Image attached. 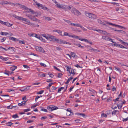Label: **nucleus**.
Returning <instances> with one entry per match:
<instances>
[{
	"instance_id": "54",
	"label": "nucleus",
	"mask_w": 128,
	"mask_h": 128,
	"mask_svg": "<svg viewBox=\"0 0 128 128\" xmlns=\"http://www.w3.org/2000/svg\"><path fill=\"white\" fill-rule=\"evenodd\" d=\"M40 64L41 66H42L44 67H46V64L42 63H40Z\"/></svg>"
},
{
	"instance_id": "37",
	"label": "nucleus",
	"mask_w": 128,
	"mask_h": 128,
	"mask_svg": "<svg viewBox=\"0 0 128 128\" xmlns=\"http://www.w3.org/2000/svg\"><path fill=\"white\" fill-rule=\"evenodd\" d=\"M44 92V90H42L38 92L37 94H41Z\"/></svg>"
},
{
	"instance_id": "36",
	"label": "nucleus",
	"mask_w": 128,
	"mask_h": 128,
	"mask_svg": "<svg viewBox=\"0 0 128 128\" xmlns=\"http://www.w3.org/2000/svg\"><path fill=\"white\" fill-rule=\"evenodd\" d=\"M111 4L114 5H116L117 6H118L119 5V4L117 3H116L114 2H113L111 3Z\"/></svg>"
},
{
	"instance_id": "31",
	"label": "nucleus",
	"mask_w": 128,
	"mask_h": 128,
	"mask_svg": "<svg viewBox=\"0 0 128 128\" xmlns=\"http://www.w3.org/2000/svg\"><path fill=\"white\" fill-rule=\"evenodd\" d=\"M89 91L92 92L94 94L96 92V91L94 90L91 89L89 90Z\"/></svg>"
},
{
	"instance_id": "5",
	"label": "nucleus",
	"mask_w": 128,
	"mask_h": 128,
	"mask_svg": "<svg viewBox=\"0 0 128 128\" xmlns=\"http://www.w3.org/2000/svg\"><path fill=\"white\" fill-rule=\"evenodd\" d=\"M38 7H41L44 10H48L47 8L45 7L44 5H42L41 4H40Z\"/></svg>"
},
{
	"instance_id": "59",
	"label": "nucleus",
	"mask_w": 128,
	"mask_h": 128,
	"mask_svg": "<svg viewBox=\"0 0 128 128\" xmlns=\"http://www.w3.org/2000/svg\"><path fill=\"white\" fill-rule=\"evenodd\" d=\"M31 20L34 21H36L37 20V19L36 18L32 17Z\"/></svg>"
},
{
	"instance_id": "23",
	"label": "nucleus",
	"mask_w": 128,
	"mask_h": 128,
	"mask_svg": "<svg viewBox=\"0 0 128 128\" xmlns=\"http://www.w3.org/2000/svg\"><path fill=\"white\" fill-rule=\"evenodd\" d=\"M122 103H120V104H117L118 106V108L119 109H120L122 107Z\"/></svg>"
},
{
	"instance_id": "24",
	"label": "nucleus",
	"mask_w": 128,
	"mask_h": 128,
	"mask_svg": "<svg viewBox=\"0 0 128 128\" xmlns=\"http://www.w3.org/2000/svg\"><path fill=\"white\" fill-rule=\"evenodd\" d=\"M98 23H100V24H104V25H106L105 24L104 22H102L100 20V19H98Z\"/></svg>"
},
{
	"instance_id": "51",
	"label": "nucleus",
	"mask_w": 128,
	"mask_h": 128,
	"mask_svg": "<svg viewBox=\"0 0 128 128\" xmlns=\"http://www.w3.org/2000/svg\"><path fill=\"white\" fill-rule=\"evenodd\" d=\"M12 108H16V109H14V110H18V107H17L16 106H12Z\"/></svg>"
},
{
	"instance_id": "55",
	"label": "nucleus",
	"mask_w": 128,
	"mask_h": 128,
	"mask_svg": "<svg viewBox=\"0 0 128 128\" xmlns=\"http://www.w3.org/2000/svg\"><path fill=\"white\" fill-rule=\"evenodd\" d=\"M74 66L76 67L77 68H82V66H79V65H78V64H76V65H75Z\"/></svg>"
},
{
	"instance_id": "16",
	"label": "nucleus",
	"mask_w": 128,
	"mask_h": 128,
	"mask_svg": "<svg viewBox=\"0 0 128 128\" xmlns=\"http://www.w3.org/2000/svg\"><path fill=\"white\" fill-rule=\"evenodd\" d=\"M71 8L68 6H66L65 10H70Z\"/></svg>"
},
{
	"instance_id": "40",
	"label": "nucleus",
	"mask_w": 128,
	"mask_h": 128,
	"mask_svg": "<svg viewBox=\"0 0 128 128\" xmlns=\"http://www.w3.org/2000/svg\"><path fill=\"white\" fill-rule=\"evenodd\" d=\"M56 5L57 6L58 8H61L62 4H57Z\"/></svg>"
},
{
	"instance_id": "28",
	"label": "nucleus",
	"mask_w": 128,
	"mask_h": 128,
	"mask_svg": "<svg viewBox=\"0 0 128 128\" xmlns=\"http://www.w3.org/2000/svg\"><path fill=\"white\" fill-rule=\"evenodd\" d=\"M47 109H48V110L49 111H52V110H51L52 109V107H51V106H48V107H47Z\"/></svg>"
},
{
	"instance_id": "53",
	"label": "nucleus",
	"mask_w": 128,
	"mask_h": 128,
	"mask_svg": "<svg viewBox=\"0 0 128 128\" xmlns=\"http://www.w3.org/2000/svg\"><path fill=\"white\" fill-rule=\"evenodd\" d=\"M41 110L45 112H48L47 110L46 109L43 108L41 109Z\"/></svg>"
},
{
	"instance_id": "45",
	"label": "nucleus",
	"mask_w": 128,
	"mask_h": 128,
	"mask_svg": "<svg viewBox=\"0 0 128 128\" xmlns=\"http://www.w3.org/2000/svg\"><path fill=\"white\" fill-rule=\"evenodd\" d=\"M26 16L28 17L29 19H31L32 18V16L30 14H26Z\"/></svg>"
},
{
	"instance_id": "15",
	"label": "nucleus",
	"mask_w": 128,
	"mask_h": 128,
	"mask_svg": "<svg viewBox=\"0 0 128 128\" xmlns=\"http://www.w3.org/2000/svg\"><path fill=\"white\" fill-rule=\"evenodd\" d=\"M17 67L14 66H13L10 67V70L12 71H14L17 68Z\"/></svg>"
},
{
	"instance_id": "8",
	"label": "nucleus",
	"mask_w": 128,
	"mask_h": 128,
	"mask_svg": "<svg viewBox=\"0 0 128 128\" xmlns=\"http://www.w3.org/2000/svg\"><path fill=\"white\" fill-rule=\"evenodd\" d=\"M85 47L87 48L88 50L89 51L90 50L92 51V52L93 51V48L91 47L90 46L87 45Z\"/></svg>"
},
{
	"instance_id": "34",
	"label": "nucleus",
	"mask_w": 128,
	"mask_h": 128,
	"mask_svg": "<svg viewBox=\"0 0 128 128\" xmlns=\"http://www.w3.org/2000/svg\"><path fill=\"white\" fill-rule=\"evenodd\" d=\"M31 86H28L26 87L25 88V90H29L31 89L30 88H31Z\"/></svg>"
},
{
	"instance_id": "64",
	"label": "nucleus",
	"mask_w": 128,
	"mask_h": 128,
	"mask_svg": "<svg viewBox=\"0 0 128 128\" xmlns=\"http://www.w3.org/2000/svg\"><path fill=\"white\" fill-rule=\"evenodd\" d=\"M112 90V91H114V90H116V88L115 87L113 86Z\"/></svg>"
},
{
	"instance_id": "46",
	"label": "nucleus",
	"mask_w": 128,
	"mask_h": 128,
	"mask_svg": "<svg viewBox=\"0 0 128 128\" xmlns=\"http://www.w3.org/2000/svg\"><path fill=\"white\" fill-rule=\"evenodd\" d=\"M33 1L36 3V4L38 6V7L39 6L40 4L38 3L35 0H33Z\"/></svg>"
},
{
	"instance_id": "41",
	"label": "nucleus",
	"mask_w": 128,
	"mask_h": 128,
	"mask_svg": "<svg viewBox=\"0 0 128 128\" xmlns=\"http://www.w3.org/2000/svg\"><path fill=\"white\" fill-rule=\"evenodd\" d=\"M19 43L22 44H24L25 43L24 40H19Z\"/></svg>"
},
{
	"instance_id": "35",
	"label": "nucleus",
	"mask_w": 128,
	"mask_h": 128,
	"mask_svg": "<svg viewBox=\"0 0 128 128\" xmlns=\"http://www.w3.org/2000/svg\"><path fill=\"white\" fill-rule=\"evenodd\" d=\"M96 30L98 32H100V33H101L103 32V31L102 30Z\"/></svg>"
},
{
	"instance_id": "22",
	"label": "nucleus",
	"mask_w": 128,
	"mask_h": 128,
	"mask_svg": "<svg viewBox=\"0 0 128 128\" xmlns=\"http://www.w3.org/2000/svg\"><path fill=\"white\" fill-rule=\"evenodd\" d=\"M12 24H10L8 22H6V26H8L9 27H10L12 26Z\"/></svg>"
},
{
	"instance_id": "60",
	"label": "nucleus",
	"mask_w": 128,
	"mask_h": 128,
	"mask_svg": "<svg viewBox=\"0 0 128 128\" xmlns=\"http://www.w3.org/2000/svg\"><path fill=\"white\" fill-rule=\"evenodd\" d=\"M68 34L66 32H64V34L63 36H68Z\"/></svg>"
},
{
	"instance_id": "38",
	"label": "nucleus",
	"mask_w": 128,
	"mask_h": 128,
	"mask_svg": "<svg viewBox=\"0 0 128 128\" xmlns=\"http://www.w3.org/2000/svg\"><path fill=\"white\" fill-rule=\"evenodd\" d=\"M76 46L82 48H84V46H81V45L79 43L78 44V45Z\"/></svg>"
},
{
	"instance_id": "3",
	"label": "nucleus",
	"mask_w": 128,
	"mask_h": 128,
	"mask_svg": "<svg viewBox=\"0 0 128 128\" xmlns=\"http://www.w3.org/2000/svg\"><path fill=\"white\" fill-rule=\"evenodd\" d=\"M112 68L110 67H108L105 68V72L106 73V72L108 73H111L112 72Z\"/></svg>"
},
{
	"instance_id": "18",
	"label": "nucleus",
	"mask_w": 128,
	"mask_h": 128,
	"mask_svg": "<svg viewBox=\"0 0 128 128\" xmlns=\"http://www.w3.org/2000/svg\"><path fill=\"white\" fill-rule=\"evenodd\" d=\"M27 10H29V11H27L25 12L27 13V12H31L32 14H33V12H34V11L33 10H32L31 9L28 8V9Z\"/></svg>"
},
{
	"instance_id": "50",
	"label": "nucleus",
	"mask_w": 128,
	"mask_h": 128,
	"mask_svg": "<svg viewBox=\"0 0 128 128\" xmlns=\"http://www.w3.org/2000/svg\"><path fill=\"white\" fill-rule=\"evenodd\" d=\"M41 36H40L39 35H38L36 34V35L35 37L40 39Z\"/></svg>"
},
{
	"instance_id": "56",
	"label": "nucleus",
	"mask_w": 128,
	"mask_h": 128,
	"mask_svg": "<svg viewBox=\"0 0 128 128\" xmlns=\"http://www.w3.org/2000/svg\"><path fill=\"white\" fill-rule=\"evenodd\" d=\"M54 69H56V70L60 71V72H61V70L58 68H57L56 66H54Z\"/></svg>"
},
{
	"instance_id": "11",
	"label": "nucleus",
	"mask_w": 128,
	"mask_h": 128,
	"mask_svg": "<svg viewBox=\"0 0 128 128\" xmlns=\"http://www.w3.org/2000/svg\"><path fill=\"white\" fill-rule=\"evenodd\" d=\"M20 7L21 8H24V10H28V8L27 7L22 4L20 5Z\"/></svg>"
},
{
	"instance_id": "61",
	"label": "nucleus",
	"mask_w": 128,
	"mask_h": 128,
	"mask_svg": "<svg viewBox=\"0 0 128 128\" xmlns=\"http://www.w3.org/2000/svg\"><path fill=\"white\" fill-rule=\"evenodd\" d=\"M30 110V109H25L24 110V112H27L29 111Z\"/></svg>"
},
{
	"instance_id": "20",
	"label": "nucleus",
	"mask_w": 128,
	"mask_h": 128,
	"mask_svg": "<svg viewBox=\"0 0 128 128\" xmlns=\"http://www.w3.org/2000/svg\"><path fill=\"white\" fill-rule=\"evenodd\" d=\"M70 54L72 57L74 58L75 57L76 55V54L75 53L72 52H71Z\"/></svg>"
},
{
	"instance_id": "2",
	"label": "nucleus",
	"mask_w": 128,
	"mask_h": 128,
	"mask_svg": "<svg viewBox=\"0 0 128 128\" xmlns=\"http://www.w3.org/2000/svg\"><path fill=\"white\" fill-rule=\"evenodd\" d=\"M71 12L72 13L77 16L81 14V13L78 10L74 8H72V10H71Z\"/></svg>"
},
{
	"instance_id": "19",
	"label": "nucleus",
	"mask_w": 128,
	"mask_h": 128,
	"mask_svg": "<svg viewBox=\"0 0 128 128\" xmlns=\"http://www.w3.org/2000/svg\"><path fill=\"white\" fill-rule=\"evenodd\" d=\"M39 51L41 52L42 53H44L45 52L44 49L41 47H40Z\"/></svg>"
},
{
	"instance_id": "49",
	"label": "nucleus",
	"mask_w": 128,
	"mask_h": 128,
	"mask_svg": "<svg viewBox=\"0 0 128 128\" xmlns=\"http://www.w3.org/2000/svg\"><path fill=\"white\" fill-rule=\"evenodd\" d=\"M74 69H73L72 68L71 70V72H70V74H73L74 75L75 74V73L74 72Z\"/></svg>"
},
{
	"instance_id": "33",
	"label": "nucleus",
	"mask_w": 128,
	"mask_h": 128,
	"mask_svg": "<svg viewBox=\"0 0 128 128\" xmlns=\"http://www.w3.org/2000/svg\"><path fill=\"white\" fill-rule=\"evenodd\" d=\"M112 44V46H116L118 47L119 44L115 43L114 44Z\"/></svg>"
},
{
	"instance_id": "58",
	"label": "nucleus",
	"mask_w": 128,
	"mask_h": 128,
	"mask_svg": "<svg viewBox=\"0 0 128 128\" xmlns=\"http://www.w3.org/2000/svg\"><path fill=\"white\" fill-rule=\"evenodd\" d=\"M80 116H83L84 118H85L84 116H85L84 114L80 113Z\"/></svg>"
},
{
	"instance_id": "21",
	"label": "nucleus",
	"mask_w": 128,
	"mask_h": 128,
	"mask_svg": "<svg viewBox=\"0 0 128 128\" xmlns=\"http://www.w3.org/2000/svg\"><path fill=\"white\" fill-rule=\"evenodd\" d=\"M92 18H93L94 19H96L97 18V16L96 15L92 14Z\"/></svg>"
},
{
	"instance_id": "25",
	"label": "nucleus",
	"mask_w": 128,
	"mask_h": 128,
	"mask_svg": "<svg viewBox=\"0 0 128 128\" xmlns=\"http://www.w3.org/2000/svg\"><path fill=\"white\" fill-rule=\"evenodd\" d=\"M42 36L45 37L46 39L48 40L49 38V36H46V34H42Z\"/></svg>"
},
{
	"instance_id": "10",
	"label": "nucleus",
	"mask_w": 128,
	"mask_h": 128,
	"mask_svg": "<svg viewBox=\"0 0 128 128\" xmlns=\"http://www.w3.org/2000/svg\"><path fill=\"white\" fill-rule=\"evenodd\" d=\"M53 32H56L58 33V34L61 36H62V31L60 30H53Z\"/></svg>"
},
{
	"instance_id": "13",
	"label": "nucleus",
	"mask_w": 128,
	"mask_h": 128,
	"mask_svg": "<svg viewBox=\"0 0 128 128\" xmlns=\"http://www.w3.org/2000/svg\"><path fill=\"white\" fill-rule=\"evenodd\" d=\"M92 14L91 13H85V14L86 16L90 18H92Z\"/></svg>"
},
{
	"instance_id": "9",
	"label": "nucleus",
	"mask_w": 128,
	"mask_h": 128,
	"mask_svg": "<svg viewBox=\"0 0 128 128\" xmlns=\"http://www.w3.org/2000/svg\"><path fill=\"white\" fill-rule=\"evenodd\" d=\"M9 39L12 40L16 42L18 41V40L17 38H16L13 37H10L9 38Z\"/></svg>"
},
{
	"instance_id": "12",
	"label": "nucleus",
	"mask_w": 128,
	"mask_h": 128,
	"mask_svg": "<svg viewBox=\"0 0 128 128\" xmlns=\"http://www.w3.org/2000/svg\"><path fill=\"white\" fill-rule=\"evenodd\" d=\"M2 5L3 4H11V3L10 2H8L6 1H5L4 0H3L2 2Z\"/></svg>"
},
{
	"instance_id": "1",
	"label": "nucleus",
	"mask_w": 128,
	"mask_h": 128,
	"mask_svg": "<svg viewBox=\"0 0 128 128\" xmlns=\"http://www.w3.org/2000/svg\"><path fill=\"white\" fill-rule=\"evenodd\" d=\"M54 41L58 43L59 44H68L69 45L71 44L69 42H66L64 40L60 39H58L56 38L54 39Z\"/></svg>"
},
{
	"instance_id": "17",
	"label": "nucleus",
	"mask_w": 128,
	"mask_h": 128,
	"mask_svg": "<svg viewBox=\"0 0 128 128\" xmlns=\"http://www.w3.org/2000/svg\"><path fill=\"white\" fill-rule=\"evenodd\" d=\"M51 106L52 108L51 110H52V111L55 110H56L58 108V107L56 106Z\"/></svg>"
},
{
	"instance_id": "7",
	"label": "nucleus",
	"mask_w": 128,
	"mask_h": 128,
	"mask_svg": "<svg viewBox=\"0 0 128 128\" xmlns=\"http://www.w3.org/2000/svg\"><path fill=\"white\" fill-rule=\"evenodd\" d=\"M83 92L82 91H80L79 92H77V94L75 95V96L76 97H78L81 95H82Z\"/></svg>"
},
{
	"instance_id": "48",
	"label": "nucleus",
	"mask_w": 128,
	"mask_h": 128,
	"mask_svg": "<svg viewBox=\"0 0 128 128\" xmlns=\"http://www.w3.org/2000/svg\"><path fill=\"white\" fill-rule=\"evenodd\" d=\"M10 72L8 71H6L4 73L8 75V76H9V73H10Z\"/></svg>"
},
{
	"instance_id": "6",
	"label": "nucleus",
	"mask_w": 128,
	"mask_h": 128,
	"mask_svg": "<svg viewBox=\"0 0 128 128\" xmlns=\"http://www.w3.org/2000/svg\"><path fill=\"white\" fill-rule=\"evenodd\" d=\"M55 38V36H49L48 40L54 42Z\"/></svg>"
},
{
	"instance_id": "26",
	"label": "nucleus",
	"mask_w": 128,
	"mask_h": 128,
	"mask_svg": "<svg viewBox=\"0 0 128 128\" xmlns=\"http://www.w3.org/2000/svg\"><path fill=\"white\" fill-rule=\"evenodd\" d=\"M12 49V50L13 52L15 51V49L13 47H9V48H8V50H10V49Z\"/></svg>"
},
{
	"instance_id": "27",
	"label": "nucleus",
	"mask_w": 128,
	"mask_h": 128,
	"mask_svg": "<svg viewBox=\"0 0 128 128\" xmlns=\"http://www.w3.org/2000/svg\"><path fill=\"white\" fill-rule=\"evenodd\" d=\"M79 42H78L76 41H74V42L73 44L74 45H76V46H77L78 45V44H79Z\"/></svg>"
},
{
	"instance_id": "4",
	"label": "nucleus",
	"mask_w": 128,
	"mask_h": 128,
	"mask_svg": "<svg viewBox=\"0 0 128 128\" xmlns=\"http://www.w3.org/2000/svg\"><path fill=\"white\" fill-rule=\"evenodd\" d=\"M21 20L25 21V22H24V23L27 24H28L29 23H30V22L28 20L26 19V18H24L23 17L22 18Z\"/></svg>"
},
{
	"instance_id": "57",
	"label": "nucleus",
	"mask_w": 128,
	"mask_h": 128,
	"mask_svg": "<svg viewBox=\"0 0 128 128\" xmlns=\"http://www.w3.org/2000/svg\"><path fill=\"white\" fill-rule=\"evenodd\" d=\"M101 116L103 117H106L107 116L106 114L104 113H102L101 114Z\"/></svg>"
},
{
	"instance_id": "14",
	"label": "nucleus",
	"mask_w": 128,
	"mask_h": 128,
	"mask_svg": "<svg viewBox=\"0 0 128 128\" xmlns=\"http://www.w3.org/2000/svg\"><path fill=\"white\" fill-rule=\"evenodd\" d=\"M13 16L15 17V18H16L17 19L19 20H21L22 18V17L18 16L16 15H13Z\"/></svg>"
},
{
	"instance_id": "47",
	"label": "nucleus",
	"mask_w": 128,
	"mask_h": 128,
	"mask_svg": "<svg viewBox=\"0 0 128 128\" xmlns=\"http://www.w3.org/2000/svg\"><path fill=\"white\" fill-rule=\"evenodd\" d=\"M119 47L122 48H126V47H124L121 44H119L118 46V47Z\"/></svg>"
},
{
	"instance_id": "42",
	"label": "nucleus",
	"mask_w": 128,
	"mask_h": 128,
	"mask_svg": "<svg viewBox=\"0 0 128 128\" xmlns=\"http://www.w3.org/2000/svg\"><path fill=\"white\" fill-rule=\"evenodd\" d=\"M40 40L43 42H45V40L43 39L42 37H41L40 38Z\"/></svg>"
},
{
	"instance_id": "39",
	"label": "nucleus",
	"mask_w": 128,
	"mask_h": 128,
	"mask_svg": "<svg viewBox=\"0 0 128 128\" xmlns=\"http://www.w3.org/2000/svg\"><path fill=\"white\" fill-rule=\"evenodd\" d=\"M119 112V111L118 110H115L114 111L112 112V114L113 115L114 114H115L116 113V112Z\"/></svg>"
},
{
	"instance_id": "32",
	"label": "nucleus",
	"mask_w": 128,
	"mask_h": 128,
	"mask_svg": "<svg viewBox=\"0 0 128 128\" xmlns=\"http://www.w3.org/2000/svg\"><path fill=\"white\" fill-rule=\"evenodd\" d=\"M112 25L113 26H118V27H120L121 28H124V27H123L122 26H119V25H116V24H113Z\"/></svg>"
},
{
	"instance_id": "52",
	"label": "nucleus",
	"mask_w": 128,
	"mask_h": 128,
	"mask_svg": "<svg viewBox=\"0 0 128 128\" xmlns=\"http://www.w3.org/2000/svg\"><path fill=\"white\" fill-rule=\"evenodd\" d=\"M115 68L120 73L121 72V70L120 69L118 68L115 67Z\"/></svg>"
},
{
	"instance_id": "44",
	"label": "nucleus",
	"mask_w": 128,
	"mask_h": 128,
	"mask_svg": "<svg viewBox=\"0 0 128 128\" xmlns=\"http://www.w3.org/2000/svg\"><path fill=\"white\" fill-rule=\"evenodd\" d=\"M93 51L94 52H100V51L99 50H98L97 49H94L93 50Z\"/></svg>"
},
{
	"instance_id": "62",
	"label": "nucleus",
	"mask_w": 128,
	"mask_h": 128,
	"mask_svg": "<svg viewBox=\"0 0 128 128\" xmlns=\"http://www.w3.org/2000/svg\"><path fill=\"white\" fill-rule=\"evenodd\" d=\"M45 19L48 20H52L51 18L50 17H46Z\"/></svg>"
},
{
	"instance_id": "29",
	"label": "nucleus",
	"mask_w": 128,
	"mask_h": 128,
	"mask_svg": "<svg viewBox=\"0 0 128 128\" xmlns=\"http://www.w3.org/2000/svg\"><path fill=\"white\" fill-rule=\"evenodd\" d=\"M18 115L17 114H15L14 115L12 116V117L13 118H18Z\"/></svg>"
},
{
	"instance_id": "43",
	"label": "nucleus",
	"mask_w": 128,
	"mask_h": 128,
	"mask_svg": "<svg viewBox=\"0 0 128 128\" xmlns=\"http://www.w3.org/2000/svg\"><path fill=\"white\" fill-rule=\"evenodd\" d=\"M112 98L111 97H110L108 98V99L107 100V102H110V101H111L112 100Z\"/></svg>"
},
{
	"instance_id": "63",
	"label": "nucleus",
	"mask_w": 128,
	"mask_h": 128,
	"mask_svg": "<svg viewBox=\"0 0 128 128\" xmlns=\"http://www.w3.org/2000/svg\"><path fill=\"white\" fill-rule=\"evenodd\" d=\"M106 38L105 39V40L107 41L110 40V38L108 37L107 36H106Z\"/></svg>"
},
{
	"instance_id": "30",
	"label": "nucleus",
	"mask_w": 128,
	"mask_h": 128,
	"mask_svg": "<svg viewBox=\"0 0 128 128\" xmlns=\"http://www.w3.org/2000/svg\"><path fill=\"white\" fill-rule=\"evenodd\" d=\"M64 88L63 87H62L60 88L58 90V92H59L60 91H61V90H62L64 89Z\"/></svg>"
}]
</instances>
